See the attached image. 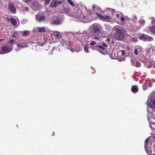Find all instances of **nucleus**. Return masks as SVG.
<instances>
[{
    "instance_id": "3",
    "label": "nucleus",
    "mask_w": 155,
    "mask_h": 155,
    "mask_svg": "<svg viewBox=\"0 0 155 155\" xmlns=\"http://www.w3.org/2000/svg\"><path fill=\"white\" fill-rule=\"evenodd\" d=\"M64 12H65L69 16H74L77 18L78 19H81L82 20V18L81 14L83 15L81 11L80 12V15H76L72 14L71 12L70 9L68 8H64Z\"/></svg>"
},
{
    "instance_id": "51",
    "label": "nucleus",
    "mask_w": 155,
    "mask_h": 155,
    "mask_svg": "<svg viewBox=\"0 0 155 155\" xmlns=\"http://www.w3.org/2000/svg\"><path fill=\"white\" fill-rule=\"evenodd\" d=\"M113 50H112V53H111V55H112H112H113Z\"/></svg>"
},
{
    "instance_id": "26",
    "label": "nucleus",
    "mask_w": 155,
    "mask_h": 155,
    "mask_svg": "<svg viewBox=\"0 0 155 155\" xmlns=\"http://www.w3.org/2000/svg\"><path fill=\"white\" fill-rule=\"evenodd\" d=\"M103 46H100V48H104V47H107V45L106 44L103 42Z\"/></svg>"
},
{
    "instance_id": "41",
    "label": "nucleus",
    "mask_w": 155,
    "mask_h": 155,
    "mask_svg": "<svg viewBox=\"0 0 155 155\" xmlns=\"http://www.w3.org/2000/svg\"><path fill=\"white\" fill-rule=\"evenodd\" d=\"M95 8V5H93V6H92V8L93 9H94V8Z\"/></svg>"
},
{
    "instance_id": "43",
    "label": "nucleus",
    "mask_w": 155,
    "mask_h": 155,
    "mask_svg": "<svg viewBox=\"0 0 155 155\" xmlns=\"http://www.w3.org/2000/svg\"><path fill=\"white\" fill-rule=\"evenodd\" d=\"M79 35L81 37H82L83 34H80V35Z\"/></svg>"
},
{
    "instance_id": "21",
    "label": "nucleus",
    "mask_w": 155,
    "mask_h": 155,
    "mask_svg": "<svg viewBox=\"0 0 155 155\" xmlns=\"http://www.w3.org/2000/svg\"><path fill=\"white\" fill-rule=\"evenodd\" d=\"M133 19L132 21L134 23H135L136 22L137 19V17L135 15H133Z\"/></svg>"
},
{
    "instance_id": "46",
    "label": "nucleus",
    "mask_w": 155,
    "mask_h": 155,
    "mask_svg": "<svg viewBox=\"0 0 155 155\" xmlns=\"http://www.w3.org/2000/svg\"><path fill=\"white\" fill-rule=\"evenodd\" d=\"M116 16L117 17V18H119V15L118 14H117V15H116Z\"/></svg>"
},
{
    "instance_id": "20",
    "label": "nucleus",
    "mask_w": 155,
    "mask_h": 155,
    "mask_svg": "<svg viewBox=\"0 0 155 155\" xmlns=\"http://www.w3.org/2000/svg\"><path fill=\"white\" fill-rule=\"evenodd\" d=\"M131 41L133 42H136L137 41V39L136 37H131Z\"/></svg>"
},
{
    "instance_id": "16",
    "label": "nucleus",
    "mask_w": 155,
    "mask_h": 155,
    "mask_svg": "<svg viewBox=\"0 0 155 155\" xmlns=\"http://www.w3.org/2000/svg\"><path fill=\"white\" fill-rule=\"evenodd\" d=\"M36 29L39 32H44L45 31L46 29L44 27H37Z\"/></svg>"
},
{
    "instance_id": "35",
    "label": "nucleus",
    "mask_w": 155,
    "mask_h": 155,
    "mask_svg": "<svg viewBox=\"0 0 155 155\" xmlns=\"http://www.w3.org/2000/svg\"><path fill=\"white\" fill-rule=\"evenodd\" d=\"M95 43H96L94 41H91V43H90V45H94Z\"/></svg>"
},
{
    "instance_id": "12",
    "label": "nucleus",
    "mask_w": 155,
    "mask_h": 155,
    "mask_svg": "<svg viewBox=\"0 0 155 155\" xmlns=\"http://www.w3.org/2000/svg\"><path fill=\"white\" fill-rule=\"evenodd\" d=\"M10 21L13 26L17 25L18 22H19V20L17 18H10Z\"/></svg>"
},
{
    "instance_id": "9",
    "label": "nucleus",
    "mask_w": 155,
    "mask_h": 155,
    "mask_svg": "<svg viewBox=\"0 0 155 155\" xmlns=\"http://www.w3.org/2000/svg\"><path fill=\"white\" fill-rule=\"evenodd\" d=\"M52 32H53V35L55 38L59 39L62 38V35L63 34L61 32L57 31H53Z\"/></svg>"
},
{
    "instance_id": "17",
    "label": "nucleus",
    "mask_w": 155,
    "mask_h": 155,
    "mask_svg": "<svg viewBox=\"0 0 155 155\" xmlns=\"http://www.w3.org/2000/svg\"><path fill=\"white\" fill-rule=\"evenodd\" d=\"M139 27L140 28L144 25L145 22L144 20L141 19L139 20Z\"/></svg>"
},
{
    "instance_id": "6",
    "label": "nucleus",
    "mask_w": 155,
    "mask_h": 155,
    "mask_svg": "<svg viewBox=\"0 0 155 155\" xmlns=\"http://www.w3.org/2000/svg\"><path fill=\"white\" fill-rule=\"evenodd\" d=\"M51 22L52 24L59 25L62 22V20L59 17H54Z\"/></svg>"
},
{
    "instance_id": "5",
    "label": "nucleus",
    "mask_w": 155,
    "mask_h": 155,
    "mask_svg": "<svg viewBox=\"0 0 155 155\" xmlns=\"http://www.w3.org/2000/svg\"><path fill=\"white\" fill-rule=\"evenodd\" d=\"M139 38L144 41H150L153 40V38L144 34H141L139 36Z\"/></svg>"
},
{
    "instance_id": "38",
    "label": "nucleus",
    "mask_w": 155,
    "mask_h": 155,
    "mask_svg": "<svg viewBox=\"0 0 155 155\" xmlns=\"http://www.w3.org/2000/svg\"><path fill=\"white\" fill-rule=\"evenodd\" d=\"M108 9H110V11H112V12L113 13L115 12V10L113 9H110V8H108Z\"/></svg>"
},
{
    "instance_id": "2",
    "label": "nucleus",
    "mask_w": 155,
    "mask_h": 155,
    "mask_svg": "<svg viewBox=\"0 0 155 155\" xmlns=\"http://www.w3.org/2000/svg\"><path fill=\"white\" fill-rule=\"evenodd\" d=\"M101 25L94 23L90 27V29L92 33L95 35H99L101 33Z\"/></svg>"
},
{
    "instance_id": "11",
    "label": "nucleus",
    "mask_w": 155,
    "mask_h": 155,
    "mask_svg": "<svg viewBox=\"0 0 155 155\" xmlns=\"http://www.w3.org/2000/svg\"><path fill=\"white\" fill-rule=\"evenodd\" d=\"M39 7V5L36 1L32 3V5L31 6L32 8L34 10H37L38 9Z\"/></svg>"
},
{
    "instance_id": "14",
    "label": "nucleus",
    "mask_w": 155,
    "mask_h": 155,
    "mask_svg": "<svg viewBox=\"0 0 155 155\" xmlns=\"http://www.w3.org/2000/svg\"><path fill=\"white\" fill-rule=\"evenodd\" d=\"M131 91L133 93H136L138 91V88L136 85L132 86L131 87Z\"/></svg>"
},
{
    "instance_id": "7",
    "label": "nucleus",
    "mask_w": 155,
    "mask_h": 155,
    "mask_svg": "<svg viewBox=\"0 0 155 155\" xmlns=\"http://www.w3.org/2000/svg\"><path fill=\"white\" fill-rule=\"evenodd\" d=\"M96 15L99 17V18L103 21H106L110 19V16L108 15L103 16L98 12L96 13Z\"/></svg>"
},
{
    "instance_id": "8",
    "label": "nucleus",
    "mask_w": 155,
    "mask_h": 155,
    "mask_svg": "<svg viewBox=\"0 0 155 155\" xmlns=\"http://www.w3.org/2000/svg\"><path fill=\"white\" fill-rule=\"evenodd\" d=\"M151 23L153 24L154 25H152L149 28L148 31L149 32H152L155 34V21L153 18H152Z\"/></svg>"
},
{
    "instance_id": "18",
    "label": "nucleus",
    "mask_w": 155,
    "mask_h": 155,
    "mask_svg": "<svg viewBox=\"0 0 155 155\" xmlns=\"http://www.w3.org/2000/svg\"><path fill=\"white\" fill-rule=\"evenodd\" d=\"M19 32L15 31L12 33V37L17 38L19 36Z\"/></svg>"
},
{
    "instance_id": "45",
    "label": "nucleus",
    "mask_w": 155,
    "mask_h": 155,
    "mask_svg": "<svg viewBox=\"0 0 155 155\" xmlns=\"http://www.w3.org/2000/svg\"><path fill=\"white\" fill-rule=\"evenodd\" d=\"M83 19H85V16L84 15H83Z\"/></svg>"
},
{
    "instance_id": "40",
    "label": "nucleus",
    "mask_w": 155,
    "mask_h": 155,
    "mask_svg": "<svg viewBox=\"0 0 155 155\" xmlns=\"http://www.w3.org/2000/svg\"><path fill=\"white\" fill-rule=\"evenodd\" d=\"M19 45V46H21L22 47H23V48H25V47H27V46H24V45H21V46H20V45Z\"/></svg>"
},
{
    "instance_id": "1",
    "label": "nucleus",
    "mask_w": 155,
    "mask_h": 155,
    "mask_svg": "<svg viewBox=\"0 0 155 155\" xmlns=\"http://www.w3.org/2000/svg\"><path fill=\"white\" fill-rule=\"evenodd\" d=\"M115 38L118 40H122L124 38L122 28L119 26H116L112 29Z\"/></svg>"
},
{
    "instance_id": "4",
    "label": "nucleus",
    "mask_w": 155,
    "mask_h": 155,
    "mask_svg": "<svg viewBox=\"0 0 155 155\" xmlns=\"http://www.w3.org/2000/svg\"><path fill=\"white\" fill-rule=\"evenodd\" d=\"M45 19V16L42 12H39L35 15V19L38 22L43 21Z\"/></svg>"
},
{
    "instance_id": "31",
    "label": "nucleus",
    "mask_w": 155,
    "mask_h": 155,
    "mask_svg": "<svg viewBox=\"0 0 155 155\" xmlns=\"http://www.w3.org/2000/svg\"><path fill=\"white\" fill-rule=\"evenodd\" d=\"M141 64L139 62H136V66L137 67H140V66Z\"/></svg>"
},
{
    "instance_id": "34",
    "label": "nucleus",
    "mask_w": 155,
    "mask_h": 155,
    "mask_svg": "<svg viewBox=\"0 0 155 155\" xmlns=\"http://www.w3.org/2000/svg\"><path fill=\"white\" fill-rule=\"evenodd\" d=\"M46 5L48 4L50 2V0H45Z\"/></svg>"
},
{
    "instance_id": "30",
    "label": "nucleus",
    "mask_w": 155,
    "mask_h": 155,
    "mask_svg": "<svg viewBox=\"0 0 155 155\" xmlns=\"http://www.w3.org/2000/svg\"><path fill=\"white\" fill-rule=\"evenodd\" d=\"M120 21H121V23L123 24L125 23V19L123 17H122L121 18Z\"/></svg>"
},
{
    "instance_id": "55",
    "label": "nucleus",
    "mask_w": 155,
    "mask_h": 155,
    "mask_svg": "<svg viewBox=\"0 0 155 155\" xmlns=\"http://www.w3.org/2000/svg\"><path fill=\"white\" fill-rule=\"evenodd\" d=\"M154 147H155V145H154Z\"/></svg>"
},
{
    "instance_id": "19",
    "label": "nucleus",
    "mask_w": 155,
    "mask_h": 155,
    "mask_svg": "<svg viewBox=\"0 0 155 155\" xmlns=\"http://www.w3.org/2000/svg\"><path fill=\"white\" fill-rule=\"evenodd\" d=\"M57 5V2L55 1H52L50 4V6L52 8L56 7Z\"/></svg>"
},
{
    "instance_id": "47",
    "label": "nucleus",
    "mask_w": 155,
    "mask_h": 155,
    "mask_svg": "<svg viewBox=\"0 0 155 155\" xmlns=\"http://www.w3.org/2000/svg\"><path fill=\"white\" fill-rule=\"evenodd\" d=\"M95 38L96 39H97H97H99V38L98 37H95Z\"/></svg>"
},
{
    "instance_id": "28",
    "label": "nucleus",
    "mask_w": 155,
    "mask_h": 155,
    "mask_svg": "<svg viewBox=\"0 0 155 155\" xmlns=\"http://www.w3.org/2000/svg\"><path fill=\"white\" fill-rule=\"evenodd\" d=\"M29 8L28 7H24L22 8V9L24 11H27L28 10Z\"/></svg>"
},
{
    "instance_id": "39",
    "label": "nucleus",
    "mask_w": 155,
    "mask_h": 155,
    "mask_svg": "<svg viewBox=\"0 0 155 155\" xmlns=\"http://www.w3.org/2000/svg\"><path fill=\"white\" fill-rule=\"evenodd\" d=\"M84 50L85 52L86 53H88L89 51L88 49H84Z\"/></svg>"
},
{
    "instance_id": "10",
    "label": "nucleus",
    "mask_w": 155,
    "mask_h": 155,
    "mask_svg": "<svg viewBox=\"0 0 155 155\" xmlns=\"http://www.w3.org/2000/svg\"><path fill=\"white\" fill-rule=\"evenodd\" d=\"M98 51L100 53L103 54H110V49H98Z\"/></svg>"
},
{
    "instance_id": "22",
    "label": "nucleus",
    "mask_w": 155,
    "mask_h": 155,
    "mask_svg": "<svg viewBox=\"0 0 155 155\" xmlns=\"http://www.w3.org/2000/svg\"><path fill=\"white\" fill-rule=\"evenodd\" d=\"M149 138L148 137L147 138L146 140L145 141V144H144V147L145 149L146 150V147L147 146V143L148 142V141L149 140Z\"/></svg>"
},
{
    "instance_id": "36",
    "label": "nucleus",
    "mask_w": 155,
    "mask_h": 155,
    "mask_svg": "<svg viewBox=\"0 0 155 155\" xmlns=\"http://www.w3.org/2000/svg\"><path fill=\"white\" fill-rule=\"evenodd\" d=\"M134 54L136 55H137L138 54V51L137 49H135L134 51Z\"/></svg>"
},
{
    "instance_id": "54",
    "label": "nucleus",
    "mask_w": 155,
    "mask_h": 155,
    "mask_svg": "<svg viewBox=\"0 0 155 155\" xmlns=\"http://www.w3.org/2000/svg\"><path fill=\"white\" fill-rule=\"evenodd\" d=\"M146 85V84H144L143 86H145Z\"/></svg>"
},
{
    "instance_id": "42",
    "label": "nucleus",
    "mask_w": 155,
    "mask_h": 155,
    "mask_svg": "<svg viewBox=\"0 0 155 155\" xmlns=\"http://www.w3.org/2000/svg\"><path fill=\"white\" fill-rule=\"evenodd\" d=\"M61 2H61V1H58V2L57 4H61Z\"/></svg>"
},
{
    "instance_id": "32",
    "label": "nucleus",
    "mask_w": 155,
    "mask_h": 155,
    "mask_svg": "<svg viewBox=\"0 0 155 155\" xmlns=\"http://www.w3.org/2000/svg\"><path fill=\"white\" fill-rule=\"evenodd\" d=\"M23 2H25L28 3V2H30L32 0H22Z\"/></svg>"
},
{
    "instance_id": "44",
    "label": "nucleus",
    "mask_w": 155,
    "mask_h": 155,
    "mask_svg": "<svg viewBox=\"0 0 155 155\" xmlns=\"http://www.w3.org/2000/svg\"><path fill=\"white\" fill-rule=\"evenodd\" d=\"M7 21H10V19H9V18H7Z\"/></svg>"
},
{
    "instance_id": "52",
    "label": "nucleus",
    "mask_w": 155,
    "mask_h": 155,
    "mask_svg": "<svg viewBox=\"0 0 155 155\" xmlns=\"http://www.w3.org/2000/svg\"><path fill=\"white\" fill-rule=\"evenodd\" d=\"M148 155H155V154H153V155L149 154Z\"/></svg>"
},
{
    "instance_id": "37",
    "label": "nucleus",
    "mask_w": 155,
    "mask_h": 155,
    "mask_svg": "<svg viewBox=\"0 0 155 155\" xmlns=\"http://www.w3.org/2000/svg\"><path fill=\"white\" fill-rule=\"evenodd\" d=\"M14 40L12 39H11L9 40V42L11 44H12L14 42Z\"/></svg>"
},
{
    "instance_id": "50",
    "label": "nucleus",
    "mask_w": 155,
    "mask_h": 155,
    "mask_svg": "<svg viewBox=\"0 0 155 155\" xmlns=\"http://www.w3.org/2000/svg\"><path fill=\"white\" fill-rule=\"evenodd\" d=\"M4 40V39H0V41H1Z\"/></svg>"
},
{
    "instance_id": "13",
    "label": "nucleus",
    "mask_w": 155,
    "mask_h": 155,
    "mask_svg": "<svg viewBox=\"0 0 155 155\" xmlns=\"http://www.w3.org/2000/svg\"><path fill=\"white\" fill-rule=\"evenodd\" d=\"M8 8L10 11L13 14L16 12V9L13 4L10 3L9 5Z\"/></svg>"
},
{
    "instance_id": "53",
    "label": "nucleus",
    "mask_w": 155,
    "mask_h": 155,
    "mask_svg": "<svg viewBox=\"0 0 155 155\" xmlns=\"http://www.w3.org/2000/svg\"><path fill=\"white\" fill-rule=\"evenodd\" d=\"M153 138L155 139V137H153Z\"/></svg>"
},
{
    "instance_id": "23",
    "label": "nucleus",
    "mask_w": 155,
    "mask_h": 155,
    "mask_svg": "<svg viewBox=\"0 0 155 155\" xmlns=\"http://www.w3.org/2000/svg\"><path fill=\"white\" fill-rule=\"evenodd\" d=\"M105 27L106 29L108 31L110 30L111 29V27L109 25H106Z\"/></svg>"
},
{
    "instance_id": "24",
    "label": "nucleus",
    "mask_w": 155,
    "mask_h": 155,
    "mask_svg": "<svg viewBox=\"0 0 155 155\" xmlns=\"http://www.w3.org/2000/svg\"><path fill=\"white\" fill-rule=\"evenodd\" d=\"M71 51L72 52H74V51H75L77 52H79L80 50V49H70Z\"/></svg>"
},
{
    "instance_id": "48",
    "label": "nucleus",
    "mask_w": 155,
    "mask_h": 155,
    "mask_svg": "<svg viewBox=\"0 0 155 155\" xmlns=\"http://www.w3.org/2000/svg\"><path fill=\"white\" fill-rule=\"evenodd\" d=\"M97 8H98V10H101V8H99V7H97Z\"/></svg>"
},
{
    "instance_id": "25",
    "label": "nucleus",
    "mask_w": 155,
    "mask_h": 155,
    "mask_svg": "<svg viewBox=\"0 0 155 155\" xmlns=\"http://www.w3.org/2000/svg\"><path fill=\"white\" fill-rule=\"evenodd\" d=\"M121 53V56L124 55L125 54V52L124 50H120L118 52V54Z\"/></svg>"
},
{
    "instance_id": "29",
    "label": "nucleus",
    "mask_w": 155,
    "mask_h": 155,
    "mask_svg": "<svg viewBox=\"0 0 155 155\" xmlns=\"http://www.w3.org/2000/svg\"><path fill=\"white\" fill-rule=\"evenodd\" d=\"M68 1L69 4L71 5H74V4L73 3V2L71 0H68Z\"/></svg>"
},
{
    "instance_id": "33",
    "label": "nucleus",
    "mask_w": 155,
    "mask_h": 155,
    "mask_svg": "<svg viewBox=\"0 0 155 155\" xmlns=\"http://www.w3.org/2000/svg\"><path fill=\"white\" fill-rule=\"evenodd\" d=\"M154 104H155V102H151L150 103V106L151 107H153L154 105Z\"/></svg>"
},
{
    "instance_id": "49",
    "label": "nucleus",
    "mask_w": 155,
    "mask_h": 155,
    "mask_svg": "<svg viewBox=\"0 0 155 155\" xmlns=\"http://www.w3.org/2000/svg\"><path fill=\"white\" fill-rule=\"evenodd\" d=\"M107 41H109L110 40V39L109 38H107Z\"/></svg>"
},
{
    "instance_id": "27",
    "label": "nucleus",
    "mask_w": 155,
    "mask_h": 155,
    "mask_svg": "<svg viewBox=\"0 0 155 155\" xmlns=\"http://www.w3.org/2000/svg\"><path fill=\"white\" fill-rule=\"evenodd\" d=\"M28 32V31L25 30L22 32V33L21 34L23 36H25L27 35V33Z\"/></svg>"
},
{
    "instance_id": "15",
    "label": "nucleus",
    "mask_w": 155,
    "mask_h": 155,
    "mask_svg": "<svg viewBox=\"0 0 155 155\" xmlns=\"http://www.w3.org/2000/svg\"><path fill=\"white\" fill-rule=\"evenodd\" d=\"M12 49H0V54H4L10 52Z\"/></svg>"
}]
</instances>
